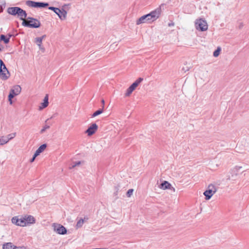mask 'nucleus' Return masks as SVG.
I'll list each match as a JSON object with an SVG mask.
<instances>
[{"label":"nucleus","mask_w":249,"mask_h":249,"mask_svg":"<svg viewBox=\"0 0 249 249\" xmlns=\"http://www.w3.org/2000/svg\"><path fill=\"white\" fill-rule=\"evenodd\" d=\"M84 223V220L82 218L80 219L77 222L76 225V229L81 228L82 227L83 224Z\"/></svg>","instance_id":"aec40b11"},{"label":"nucleus","mask_w":249,"mask_h":249,"mask_svg":"<svg viewBox=\"0 0 249 249\" xmlns=\"http://www.w3.org/2000/svg\"><path fill=\"white\" fill-rule=\"evenodd\" d=\"M50 125L48 124H45L43 126V128L40 130V133L42 134L43 133L46 129H49L50 128Z\"/></svg>","instance_id":"cd10ccee"},{"label":"nucleus","mask_w":249,"mask_h":249,"mask_svg":"<svg viewBox=\"0 0 249 249\" xmlns=\"http://www.w3.org/2000/svg\"><path fill=\"white\" fill-rule=\"evenodd\" d=\"M220 51H221V48H220V47H218L217 48V49L214 51V52L213 53V56L217 57L220 54Z\"/></svg>","instance_id":"b1692460"},{"label":"nucleus","mask_w":249,"mask_h":249,"mask_svg":"<svg viewBox=\"0 0 249 249\" xmlns=\"http://www.w3.org/2000/svg\"><path fill=\"white\" fill-rule=\"evenodd\" d=\"M243 26V24L242 23H240V25H239V28L241 29V28H242V27Z\"/></svg>","instance_id":"c9c22d12"},{"label":"nucleus","mask_w":249,"mask_h":249,"mask_svg":"<svg viewBox=\"0 0 249 249\" xmlns=\"http://www.w3.org/2000/svg\"><path fill=\"white\" fill-rule=\"evenodd\" d=\"M49 96L48 94H46L44 98L43 102L41 103V105L39 107V110H42L43 108L46 107L49 105Z\"/></svg>","instance_id":"ddd939ff"},{"label":"nucleus","mask_w":249,"mask_h":249,"mask_svg":"<svg viewBox=\"0 0 249 249\" xmlns=\"http://www.w3.org/2000/svg\"><path fill=\"white\" fill-rule=\"evenodd\" d=\"M8 139L7 138L4 139L3 138H2L1 139H0V145H3L8 142Z\"/></svg>","instance_id":"bb28decb"},{"label":"nucleus","mask_w":249,"mask_h":249,"mask_svg":"<svg viewBox=\"0 0 249 249\" xmlns=\"http://www.w3.org/2000/svg\"><path fill=\"white\" fill-rule=\"evenodd\" d=\"M48 5L49 4L48 3L39 2L38 8H44L47 7Z\"/></svg>","instance_id":"393cba45"},{"label":"nucleus","mask_w":249,"mask_h":249,"mask_svg":"<svg viewBox=\"0 0 249 249\" xmlns=\"http://www.w3.org/2000/svg\"><path fill=\"white\" fill-rule=\"evenodd\" d=\"M12 222L13 224L17 225V226H19L21 227L26 226L25 222L23 219V217L19 219L17 217H14L12 219Z\"/></svg>","instance_id":"9b49d317"},{"label":"nucleus","mask_w":249,"mask_h":249,"mask_svg":"<svg viewBox=\"0 0 249 249\" xmlns=\"http://www.w3.org/2000/svg\"><path fill=\"white\" fill-rule=\"evenodd\" d=\"M47 147L46 144H43L40 145L38 148L36 150V156H38L41 153H42Z\"/></svg>","instance_id":"dca6fc26"},{"label":"nucleus","mask_w":249,"mask_h":249,"mask_svg":"<svg viewBox=\"0 0 249 249\" xmlns=\"http://www.w3.org/2000/svg\"><path fill=\"white\" fill-rule=\"evenodd\" d=\"M22 217L23 219L24 220V222H25L26 226L29 224H34L36 222L35 218L32 215H26Z\"/></svg>","instance_id":"f8f14e48"},{"label":"nucleus","mask_w":249,"mask_h":249,"mask_svg":"<svg viewBox=\"0 0 249 249\" xmlns=\"http://www.w3.org/2000/svg\"><path fill=\"white\" fill-rule=\"evenodd\" d=\"M46 35H43L41 37H39V38H42V40L44 38L46 37Z\"/></svg>","instance_id":"f704fd0d"},{"label":"nucleus","mask_w":249,"mask_h":249,"mask_svg":"<svg viewBox=\"0 0 249 249\" xmlns=\"http://www.w3.org/2000/svg\"><path fill=\"white\" fill-rule=\"evenodd\" d=\"M0 40L1 41H3L4 43L7 44L9 42V37H7L5 35H1L0 36Z\"/></svg>","instance_id":"6ab92c4d"},{"label":"nucleus","mask_w":249,"mask_h":249,"mask_svg":"<svg viewBox=\"0 0 249 249\" xmlns=\"http://www.w3.org/2000/svg\"><path fill=\"white\" fill-rule=\"evenodd\" d=\"M36 157L37 156H36V154L35 153L32 158L30 160V162H33L35 160Z\"/></svg>","instance_id":"473e14b6"},{"label":"nucleus","mask_w":249,"mask_h":249,"mask_svg":"<svg viewBox=\"0 0 249 249\" xmlns=\"http://www.w3.org/2000/svg\"><path fill=\"white\" fill-rule=\"evenodd\" d=\"M3 249H17L18 247L13 245L11 242L6 243L3 245Z\"/></svg>","instance_id":"4468645a"},{"label":"nucleus","mask_w":249,"mask_h":249,"mask_svg":"<svg viewBox=\"0 0 249 249\" xmlns=\"http://www.w3.org/2000/svg\"><path fill=\"white\" fill-rule=\"evenodd\" d=\"M21 90V88L19 85H15L11 89L8 95V100L10 104H12V99L16 95H18Z\"/></svg>","instance_id":"423d86ee"},{"label":"nucleus","mask_w":249,"mask_h":249,"mask_svg":"<svg viewBox=\"0 0 249 249\" xmlns=\"http://www.w3.org/2000/svg\"><path fill=\"white\" fill-rule=\"evenodd\" d=\"M143 79L142 78L140 77L138 78L133 83H132L134 86L137 87L139 84L143 81Z\"/></svg>","instance_id":"4be33fe9"},{"label":"nucleus","mask_w":249,"mask_h":249,"mask_svg":"<svg viewBox=\"0 0 249 249\" xmlns=\"http://www.w3.org/2000/svg\"><path fill=\"white\" fill-rule=\"evenodd\" d=\"M133 189H129L127 193H126V196L127 197H129L131 196V195H132V193L133 192Z\"/></svg>","instance_id":"c756f323"},{"label":"nucleus","mask_w":249,"mask_h":249,"mask_svg":"<svg viewBox=\"0 0 249 249\" xmlns=\"http://www.w3.org/2000/svg\"><path fill=\"white\" fill-rule=\"evenodd\" d=\"M136 87L133 84L126 89L125 96H129L132 92L135 89Z\"/></svg>","instance_id":"2eb2a0df"},{"label":"nucleus","mask_w":249,"mask_h":249,"mask_svg":"<svg viewBox=\"0 0 249 249\" xmlns=\"http://www.w3.org/2000/svg\"><path fill=\"white\" fill-rule=\"evenodd\" d=\"M2 49L0 48V51H1Z\"/></svg>","instance_id":"a19ab883"},{"label":"nucleus","mask_w":249,"mask_h":249,"mask_svg":"<svg viewBox=\"0 0 249 249\" xmlns=\"http://www.w3.org/2000/svg\"><path fill=\"white\" fill-rule=\"evenodd\" d=\"M7 13L14 16H17L21 20H23L27 17L26 12L19 7H11L8 8Z\"/></svg>","instance_id":"f03ea898"},{"label":"nucleus","mask_w":249,"mask_h":249,"mask_svg":"<svg viewBox=\"0 0 249 249\" xmlns=\"http://www.w3.org/2000/svg\"><path fill=\"white\" fill-rule=\"evenodd\" d=\"M22 21V25L24 27L37 28L41 25L39 20L32 17H28L27 19H24Z\"/></svg>","instance_id":"7ed1b4c3"},{"label":"nucleus","mask_w":249,"mask_h":249,"mask_svg":"<svg viewBox=\"0 0 249 249\" xmlns=\"http://www.w3.org/2000/svg\"><path fill=\"white\" fill-rule=\"evenodd\" d=\"M216 191V186L212 184H210L207 189L203 193L206 200H209Z\"/></svg>","instance_id":"0eeeda50"},{"label":"nucleus","mask_w":249,"mask_h":249,"mask_svg":"<svg viewBox=\"0 0 249 249\" xmlns=\"http://www.w3.org/2000/svg\"><path fill=\"white\" fill-rule=\"evenodd\" d=\"M102 103L103 104V105L105 104V101L103 99L102 100ZM103 108H104V106H103Z\"/></svg>","instance_id":"ea45409f"},{"label":"nucleus","mask_w":249,"mask_h":249,"mask_svg":"<svg viewBox=\"0 0 249 249\" xmlns=\"http://www.w3.org/2000/svg\"><path fill=\"white\" fill-rule=\"evenodd\" d=\"M53 227L54 231L58 234H65L67 233V230L66 228L60 224L54 223L53 225Z\"/></svg>","instance_id":"1a4fd4ad"},{"label":"nucleus","mask_w":249,"mask_h":249,"mask_svg":"<svg viewBox=\"0 0 249 249\" xmlns=\"http://www.w3.org/2000/svg\"><path fill=\"white\" fill-rule=\"evenodd\" d=\"M161 12L160 8H157L150 13L140 17L136 21V24L140 25L144 23H150L156 20L160 16Z\"/></svg>","instance_id":"f257e3e1"},{"label":"nucleus","mask_w":249,"mask_h":249,"mask_svg":"<svg viewBox=\"0 0 249 249\" xmlns=\"http://www.w3.org/2000/svg\"><path fill=\"white\" fill-rule=\"evenodd\" d=\"M39 48L41 50H43V51H44V48L41 45L40 47H39Z\"/></svg>","instance_id":"4c0bfd02"},{"label":"nucleus","mask_w":249,"mask_h":249,"mask_svg":"<svg viewBox=\"0 0 249 249\" xmlns=\"http://www.w3.org/2000/svg\"><path fill=\"white\" fill-rule=\"evenodd\" d=\"M195 26L196 30L200 31H205L208 29V24L206 21L202 18L196 20Z\"/></svg>","instance_id":"39448f33"},{"label":"nucleus","mask_w":249,"mask_h":249,"mask_svg":"<svg viewBox=\"0 0 249 249\" xmlns=\"http://www.w3.org/2000/svg\"><path fill=\"white\" fill-rule=\"evenodd\" d=\"M97 129L98 125L96 124L93 123L91 124L89 127V128L85 131V133H87L88 136H90L94 134L97 130Z\"/></svg>","instance_id":"9d476101"},{"label":"nucleus","mask_w":249,"mask_h":249,"mask_svg":"<svg viewBox=\"0 0 249 249\" xmlns=\"http://www.w3.org/2000/svg\"><path fill=\"white\" fill-rule=\"evenodd\" d=\"M39 2H35L32 0H27L26 1V4L29 7L38 8Z\"/></svg>","instance_id":"f3484780"},{"label":"nucleus","mask_w":249,"mask_h":249,"mask_svg":"<svg viewBox=\"0 0 249 249\" xmlns=\"http://www.w3.org/2000/svg\"><path fill=\"white\" fill-rule=\"evenodd\" d=\"M10 73L3 61L0 59V77L3 80H6L10 77Z\"/></svg>","instance_id":"20e7f679"},{"label":"nucleus","mask_w":249,"mask_h":249,"mask_svg":"<svg viewBox=\"0 0 249 249\" xmlns=\"http://www.w3.org/2000/svg\"><path fill=\"white\" fill-rule=\"evenodd\" d=\"M103 112V108L99 109L97 110V111H96L95 112H94L92 114V117H95L101 114V113H102Z\"/></svg>","instance_id":"412c9836"},{"label":"nucleus","mask_w":249,"mask_h":249,"mask_svg":"<svg viewBox=\"0 0 249 249\" xmlns=\"http://www.w3.org/2000/svg\"><path fill=\"white\" fill-rule=\"evenodd\" d=\"M116 192L115 193V195H117V192H118V190H119V188L118 187H116Z\"/></svg>","instance_id":"58836bf2"},{"label":"nucleus","mask_w":249,"mask_h":249,"mask_svg":"<svg viewBox=\"0 0 249 249\" xmlns=\"http://www.w3.org/2000/svg\"><path fill=\"white\" fill-rule=\"evenodd\" d=\"M171 184L168 181H164L160 184V189L165 190L169 188Z\"/></svg>","instance_id":"a211bd4d"},{"label":"nucleus","mask_w":249,"mask_h":249,"mask_svg":"<svg viewBox=\"0 0 249 249\" xmlns=\"http://www.w3.org/2000/svg\"><path fill=\"white\" fill-rule=\"evenodd\" d=\"M7 36H8V37H9V39L13 36V35L10 34H8Z\"/></svg>","instance_id":"e433bc0d"},{"label":"nucleus","mask_w":249,"mask_h":249,"mask_svg":"<svg viewBox=\"0 0 249 249\" xmlns=\"http://www.w3.org/2000/svg\"><path fill=\"white\" fill-rule=\"evenodd\" d=\"M143 79L142 78L140 77L138 78L133 83H132L134 86L137 87L139 84L143 81Z\"/></svg>","instance_id":"5701e85b"},{"label":"nucleus","mask_w":249,"mask_h":249,"mask_svg":"<svg viewBox=\"0 0 249 249\" xmlns=\"http://www.w3.org/2000/svg\"><path fill=\"white\" fill-rule=\"evenodd\" d=\"M236 168L237 169V170H238L239 169H240L241 168H242V167L241 166H236Z\"/></svg>","instance_id":"72a5a7b5"},{"label":"nucleus","mask_w":249,"mask_h":249,"mask_svg":"<svg viewBox=\"0 0 249 249\" xmlns=\"http://www.w3.org/2000/svg\"><path fill=\"white\" fill-rule=\"evenodd\" d=\"M81 164V161H75V162H73V164L72 165L71 168H73Z\"/></svg>","instance_id":"2f4dec72"},{"label":"nucleus","mask_w":249,"mask_h":249,"mask_svg":"<svg viewBox=\"0 0 249 249\" xmlns=\"http://www.w3.org/2000/svg\"><path fill=\"white\" fill-rule=\"evenodd\" d=\"M49 9L53 11L55 14H56L60 19L64 20L66 18L67 12L63 9H59L58 8L50 6Z\"/></svg>","instance_id":"6e6552de"},{"label":"nucleus","mask_w":249,"mask_h":249,"mask_svg":"<svg viewBox=\"0 0 249 249\" xmlns=\"http://www.w3.org/2000/svg\"><path fill=\"white\" fill-rule=\"evenodd\" d=\"M5 6H6L5 2L3 3V4H2L0 5V13H1L3 12V9L5 8Z\"/></svg>","instance_id":"7c9ffc66"},{"label":"nucleus","mask_w":249,"mask_h":249,"mask_svg":"<svg viewBox=\"0 0 249 249\" xmlns=\"http://www.w3.org/2000/svg\"><path fill=\"white\" fill-rule=\"evenodd\" d=\"M35 42L36 43V44L39 46L40 47L42 43V38L39 37H36L35 39Z\"/></svg>","instance_id":"a878e982"},{"label":"nucleus","mask_w":249,"mask_h":249,"mask_svg":"<svg viewBox=\"0 0 249 249\" xmlns=\"http://www.w3.org/2000/svg\"><path fill=\"white\" fill-rule=\"evenodd\" d=\"M16 133H11V134L8 135L7 138L8 139V141H9V140L12 139L13 138H14L16 136Z\"/></svg>","instance_id":"c85d7f7f"}]
</instances>
